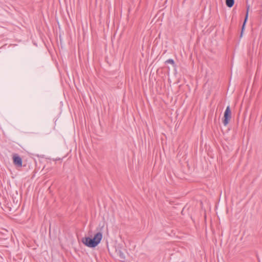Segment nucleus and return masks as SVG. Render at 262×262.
<instances>
[{"instance_id": "1", "label": "nucleus", "mask_w": 262, "mask_h": 262, "mask_svg": "<svg viewBox=\"0 0 262 262\" xmlns=\"http://www.w3.org/2000/svg\"><path fill=\"white\" fill-rule=\"evenodd\" d=\"M102 233L101 232L96 233L92 238V236H85L81 239V242L89 248H94L97 246L102 238Z\"/></svg>"}, {"instance_id": "4", "label": "nucleus", "mask_w": 262, "mask_h": 262, "mask_svg": "<svg viewBox=\"0 0 262 262\" xmlns=\"http://www.w3.org/2000/svg\"><path fill=\"white\" fill-rule=\"evenodd\" d=\"M116 253L117 255L119 257L120 260L124 261L125 259V255L120 248L118 247L117 249H116Z\"/></svg>"}, {"instance_id": "5", "label": "nucleus", "mask_w": 262, "mask_h": 262, "mask_svg": "<svg viewBox=\"0 0 262 262\" xmlns=\"http://www.w3.org/2000/svg\"><path fill=\"white\" fill-rule=\"evenodd\" d=\"M249 9V6H247V12H246V16H245V18L242 27V31H241V37H242V35H243V31H244V30L245 29V25H246V22H247V19H248Z\"/></svg>"}, {"instance_id": "2", "label": "nucleus", "mask_w": 262, "mask_h": 262, "mask_svg": "<svg viewBox=\"0 0 262 262\" xmlns=\"http://www.w3.org/2000/svg\"><path fill=\"white\" fill-rule=\"evenodd\" d=\"M231 118V112L230 110V106L228 105L224 112V119L223 123L224 126H226L229 122Z\"/></svg>"}, {"instance_id": "3", "label": "nucleus", "mask_w": 262, "mask_h": 262, "mask_svg": "<svg viewBox=\"0 0 262 262\" xmlns=\"http://www.w3.org/2000/svg\"><path fill=\"white\" fill-rule=\"evenodd\" d=\"M13 163L15 165L18 167L22 166V159L21 157L17 154H15L13 155Z\"/></svg>"}, {"instance_id": "6", "label": "nucleus", "mask_w": 262, "mask_h": 262, "mask_svg": "<svg viewBox=\"0 0 262 262\" xmlns=\"http://www.w3.org/2000/svg\"><path fill=\"white\" fill-rule=\"evenodd\" d=\"M234 4V0H226V5L229 8H231Z\"/></svg>"}, {"instance_id": "7", "label": "nucleus", "mask_w": 262, "mask_h": 262, "mask_svg": "<svg viewBox=\"0 0 262 262\" xmlns=\"http://www.w3.org/2000/svg\"><path fill=\"white\" fill-rule=\"evenodd\" d=\"M165 63L166 64V63H169V64H171L172 65V66L174 67V68H176L177 67V65L175 63V62L174 61L173 59H167V60L165 61Z\"/></svg>"}]
</instances>
